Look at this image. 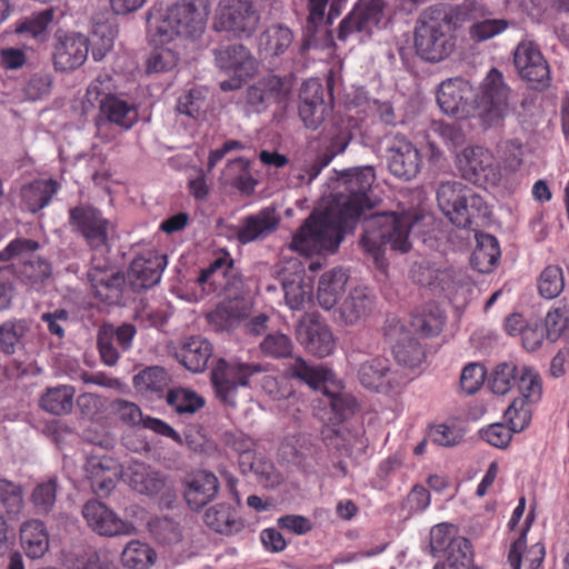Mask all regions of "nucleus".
Listing matches in <instances>:
<instances>
[{
  "instance_id": "47",
  "label": "nucleus",
  "mask_w": 569,
  "mask_h": 569,
  "mask_svg": "<svg viewBox=\"0 0 569 569\" xmlns=\"http://www.w3.org/2000/svg\"><path fill=\"white\" fill-rule=\"evenodd\" d=\"M120 559L128 569H149L156 562L157 553L148 543L131 540L122 550Z\"/></svg>"
},
{
  "instance_id": "8",
  "label": "nucleus",
  "mask_w": 569,
  "mask_h": 569,
  "mask_svg": "<svg viewBox=\"0 0 569 569\" xmlns=\"http://www.w3.org/2000/svg\"><path fill=\"white\" fill-rule=\"evenodd\" d=\"M286 372L292 378L306 382L313 389L323 391L326 405L330 406L340 418H346L353 412L357 405L356 399L343 392L330 391L327 387L332 378V372L323 366H310L301 357H296L287 365Z\"/></svg>"
},
{
  "instance_id": "28",
  "label": "nucleus",
  "mask_w": 569,
  "mask_h": 569,
  "mask_svg": "<svg viewBox=\"0 0 569 569\" xmlns=\"http://www.w3.org/2000/svg\"><path fill=\"white\" fill-rule=\"evenodd\" d=\"M386 0H369L358 6L348 17H346L339 27L338 38L346 40L347 37L355 31L370 32L377 27L382 17Z\"/></svg>"
},
{
  "instance_id": "51",
  "label": "nucleus",
  "mask_w": 569,
  "mask_h": 569,
  "mask_svg": "<svg viewBox=\"0 0 569 569\" xmlns=\"http://www.w3.org/2000/svg\"><path fill=\"white\" fill-rule=\"evenodd\" d=\"M147 61V70L149 73H160L173 70L179 61L180 46L174 44H157Z\"/></svg>"
},
{
  "instance_id": "12",
  "label": "nucleus",
  "mask_w": 569,
  "mask_h": 569,
  "mask_svg": "<svg viewBox=\"0 0 569 569\" xmlns=\"http://www.w3.org/2000/svg\"><path fill=\"white\" fill-rule=\"evenodd\" d=\"M513 64L519 76L532 89L543 90L551 83L550 68L540 48L529 38L522 39L513 50Z\"/></svg>"
},
{
  "instance_id": "34",
  "label": "nucleus",
  "mask_w": 569,
  "mask_h": 569,
  "mask_svg": "<svg viewBox=\"0 0 569 569\" xmlns=\"http://www.w3.org/2000/svg\"><path fill=\"white\" fill-rule=\"evenodd\" d=\"M301 345L312 355L323 358L331 355L336 348V341L331 330L323 323L310 321L302 323L297 330Z\"/></svg>"
},
{
  "instance_id": "15",
  "label": "nucleus",
  "mask_w": 569,
  "mask_h": 569,
  "mask_svg": "<svg viewBox=\"0 0 569 569\" xmlns=\"http://www.w3.org/2000/svg\"><path fill=\"white\" fill-rule=\"evenodd\" d=\"M214 56L220 69L234 74L233 78L220 82V88L223 91L239 89L242 81L257 70L254 58L241 44L221 47L214 51Z\"/></svg>"
},
{
  "instance_id": "30",
  "label": "nucleus",
  "mask_w": 569,
  "mask_h": 569,
  "mask_svg": "<svg viewBox=\"0 0 569 569\" xmlns=\"http://www.w3.org/2000/svg\"><path fill=\"white\" fill-rule=\"evenodd\" d=\"M282 289L288 307L300 310L311 293V286L305 281V268L296 260L283 268Z\"/></svg>"
},
{
  "instance_id": "54",
  "label": "nucleus",
  "mask_w": 569,
  "mask_h": 569,
  "mask_svg": "<svg viewBox=\"0 0 569 569\" xmlns=\"http://www.w3.org/2000/svg\"><path fill=\"white\" fill-rule=\"evenodd\" d=\"M516 385L518 386L520 398L527 402L535 403L542 396V382L539 373L531 367L521 366Z\"/></svg>"
},
{
  "instance_id": "18",
  "label": "nucleus",
  "mask_w": 569,
  "mask_h": 569,
  "mask_svg": "<svg viewBox=\"0 0 569 569\" xmlns=\"http://www.w3.org/2000/svg\"><path fill=\"white\" fill-rule=\"evenodd\" d=\"M69 222L92 248L106 247L111 223L91 206H78L69 210Z\"/></svg>"
},
{
  "instance_id": "21",
  "label": "nucleus",
  "mask_w": 569,
  "mask_h": 569,
  "mask_svg": "<svg viewBox=\"0 0 569 569\" xmlns=\"http://www.w3.org/2000/svg\"><path fill=\"white\" fill-rule=\"evenodd\" d=\"M84 472L92 491L98 496H108L123 479L124 468L112 457L91 456L87 459Z\"/></svg>"
},
{
  "instance_id": "46",
  "label": "nucleus",
  "mask_w": 569,
  "mask_h": 569,
  "mask_svg": "<svg viewBox=\"0 0 569 569\" xmlns=\"http://www.w3.org/2000/svg\"><path fill=\"white\" fill-rule=\"evenodd\" d=\"M292 31L282 24L269 27L259 39L260 51L267 57L282 54L292 43Z\"/></svg>"
},
{
  "instance_id": "20",
  "label": "nucleus",
  "mask_w": 569,
  "mask_h": 569,
  "mask_svg": "<svg viewBox=\"0 0 569 569\" xmlns=\"http://www.w3.org/2000/svg\"><path fill=\"white\" fill-rule=\"evenodd\" d=\"M82 516L88 526L100 536H129L136 532L133 523L122 520L98 500H89L82 508Z\"/></svg>"
},
{
  "instance_id": "49",
  "label": "nucleus",
  "mask_w": 569,
  "mask_h": 569,
  "mask_svg": "<svg viewBox=\"0 0 569 569\" xmlns=\"http://www.w3.org/2000/svg\"><path fill=\"white\" fill-rule=\"evenodd\" d=\"M232 266L233 261L229 257H218L207 268L200 271L197 281L201 286H208L209 290L223 288V280L232 269Z\"/></svg>"
},
{
  "instance_id": "16",
  "label": "nucleus",
  "mask_w": 569,
  "mask_h": 569,
  "mask_svg": "<svg viewBox=\"0 0 569 569\" xmlns=\"http://www.w3.org/2000/svg\"><path fill=\"white\" fill-rule=\"evenodd\" d=\"M358 379L365 388L382 393L395 391L409 380L401 370L391 368L389 360L381 357L363 361L358 369Z\"/></svg>"
},
{
  "instance_id": "52",
  "label": "nucleus",
  "mask_w": 569,
  "mask_h": 569,
  "mask_svg": "<svg viewBox=\"0 0 569 569\" xmlns=\"http://www.w3.org/2000/svg\"><path fill=\"white\" fill-rule=\"evenodd\" d=\"M520 367L513 362L497 365L489 376V387L493 393L503 396L516 386Z\"/></svg>"
},
{
  "instance_id": "2",
  "label": "nucleus",
  "mask_w": 569,
  "mask_h": 569,
  "mask_svg": "<svg viewBox=\"0 0 569 569\" xmlns=\"http://www.w3.org/2000/svg\"><path fill=\"white\" fill-rule=\"evenodd\" d=\"M479 16L481 8L475 2H466L455 8L436 6L425 10L415 28L417 53L430 62L446 59L455 49L453 28Z\"/></svg>"
},
{
  "instance_id": "62",
  "label": "nucleus",
  "mask_w": 569,
  "mask_h": 569,
  "mask_svg": "<svg viewBox=\"0 0 569 569\" xmlns=\"http://www.w3.org/2000/svg\"><path fill=\"white\" fill-rule=\"evenodd\" d=\"M224 440L229 447L240 455V466L252 470L254 440L242 432L226 433Z\"/></svg>"
},
{
  "instance_id": "5",
  "label": "nucleus",
  "mask_w": 569,
  "mask_h": 569,
  "mask_svg": "<svg viewBox=\"0 0 569 569\" xmlns=\"http://www.w3.org/2000/svg\"><path fill=\"white\" fill-rule=\"evenodd\" d=\"M439 208L458 227L470 226L476 217H486L489 212L483 198L458 181L441 182L437 189Z\"/></svg>"
},
{
  "instance_id": "22",
  "label": "nucleus",
  "mask_w": 569,
  "mask_h": 569,
  "mask_svg": "<svg viewBox=\"0 0 569 569\" xmlns=\"http://www.w3.org/2000/svg\"><path fill=\"white\" fill-rule=\"evenodd\" d=\"M476 94L471 84L461 79H447L441 82L437 93V102L440 109L452 116H467L472 109Z\"/></svg>"
},
{
  "instance_id": "11",
  "label": "nucleus",
  "mask_w": 569,
  "mask_h": 569,
  "mask_svg": "<svg viewBox=\"0 0 569 569\" xmlns=\"http://www.w3.org/2000/svg\"><path fill=\"white\" fill-rule=\"evenodd\" d=\"M383 143L389 172L403 181L415 179L422 168V157L417 147L402 134H388Z\"/></svg>"
},
{
  "instance_id": "60",
  "label": "nucleus",
  "mask_w": 569,
  "mask_h": 569,
  "mask_svg": "<svg viewBox=\"0 0 569 569\" xmlns=\"http://www.w3.org/2000/svg\"><path fill=\"white\" fill-rule=\"evenodd\" d=\"M445 323V316L438 307H432L428 311L413 316L411 326L412 328L426 336L438 335Z\"/></svg>"
},
{
  "instance_id": "27",
  "label": "nucleus",
  "mask_w": 569,
  "mask_h": 569,
  "mask_svg": "<svg viewBox=\"0 0 569 569\" xmlns=\"http://www.w3.org/2000/svg\"><path fill=\"white\" fill-rule=\"evenodd\" d=\"M167 263L164 254H160L154 250H148L131 262L129 269L130 281L140 289L151 288L159 283Z\"/></svg>"
},
{
  "instance_id": "3",
  "label": "nucleus",
  "mask_w": 569,
  "mask_h": 569,
  "mask_svg": "<svg viewBox=\"0 0 569 569\" xmlns=\"http://www.w3.org/2000/svg\"><path fill=\"white\" fill-rule=\"evenodd\" d=\"M421 220L417 211L377 212L363 221L360 246L379 269L387 266L386 248L407 253L412 247L411 230Z\"/></svg>"
},
{
  "instance_id": "59",
  "label": "nucleus",
  "mask_w": 569,
  "mask_h": 569,
  "mask_svg": "<svg viewBox=\"0 0 569 569\" xmlns=\"http://www.w3.org/2000/svg\"><path fill=\"white\" fill-rule=\"evenodd\" d=\"M259 346L263 355L274 359L289 358L293 349L291 339L280 331L268 333Z\"/></svg>"
},
{
  "instance_id": "4",
  "label": "nucleus",
  "mask_w": 569,
  "mask_h": 569,
  "mask_svg": "<svg viewBox=\"0 0 569 569\" xmlns=\"http://www.w3.org/2000/svg\"><path fill=\"white\" fill-rule=\"evenodd\" d=\"M209 0H181L166 9L152 27L156 44L183 46L202 36L209 14Z\"/></svg>"
},
{
  "instance_id": "26",
  "label": "nucleus",
  "mask_w": 569,
  "mask_h": 569,
  "mask_svg": "<svg viewBox=\"0 0 569 569\" xmlns=\"http://www.w3.org/2000/svg\"><path fill=\"white\" fill-rule=\"evenodd\" d=\"M386 336L393 343V355L400 365L416 368L422 362V347L400 321L391 320L386 328Z\"/></svg>"
},
{
  "instance_id": "1",
  "label": "nucleus",
  "mask_w": 569,
  "mask_h": 569,
  "mask_svg": "<svg viewBox=\"0 0 569 569\" xmlns=\"http://www.w3.org/2000/svg\"><path fill=\"white\" fill-rule=\"evenodd\" d=\"M376 180L372 166L341 171L333 200L325 211L313 212L293 234L288 250L305 257L335 252L362 211L372 206L371 187Z\"/></svg>"
},
{
  "instance_id": "42",
  "label": "nucleus",
  "mask_w": 569,
  "mask_h": 569,
  "mask_svg": "<svg viewBox=\"0 0 569 569\" xmlns=\"http://www.w3.org/2000/svg\"><path fill=\"white\" fill-rule=\"evenodd\" d=\"M204 522L212 530L222 535H232L242 528L236 511L227 503H217L210 507L204 513Z\"/></svg>"
},
{
  "instance_id": "24",
  "label": "nucleus",
  "mask_w": 569,
  "mask_h": 569,
  "mask_svg": "<svg viewBox=\"0 0 569 569\" xmlns=\"http://www.w3.org/2000/svg\"><path fill=\"white\" fill-rule=\"evenodd\" d=\"M88 280L93 295L101 301L109 305L120 301L124 277L107 262H93L92 268L88 271Z\"/></svg>"
},
{
  "instance_id": "10",
  "label": "nucleus",
  "mask_w": 569,
  "mask_h": 569,
  "mask_svg": "<svg viewBox=\"0 0 569 569\" xmlns=\"http://www.w3.org/2000/svg\"><path fill=\"white\" fill-rule=\"evenodd\" d=\"M260 13L253 0H220L214 28L237 37H250L258 28Z\"/></svg>"
},
{
  "instance_id": "38",
  "label": "nucleus",
  "mask_w": 569,
  "mask_h": 569,
  "mask_svg": "<svg viewBox=\"0 0 569 569\" xmlns=\"http://www.w3.org/2000/svg\"><path fill=\"white\" fill-rule=\"evenodd\" d=\"M20 538L28 557L41 558L49 549V536L44 525L39 520H30L22 525Z\"/></svg>"
},
{
  "instance_id": "40",
  "label": "nucleus",
  "mask_w": 569,
  "mask_h": 569,
  "mask_svg": "<svg viewBox=\"0 0 569 569\" xmlns=\"http://www.w3.org/2000/svg\"><path fill=\"white\" fill-rule=\"evenodd\" d=\"M59 184L52 180H36L21 189L22 203L32 213L43 209L58 191Z\"/></svg>"
},
{
  "instance_id": "7",
  "label": "nucleus",
  "mask_w": 569,
  "mask_h": 569,
  "mask_svg": "<svg viewBox=\"0 0 569 569\" xmlns=\"http://www.w3.org/2000/svg\"><path fill=\"white\" fill-rule=\"evenodd\" d=\"M266 369L260 363L244 362L238 358L220 359L211 371V381L217 398L228 407L234 408L240 387L249 386L252 376Z\"/></svg>"
},
{
  "instance_id": "19",
  "label": "nucleus",
  "mask_w": 569,
  "mask_h": 569,
  "mask_svg": "<svg viewBox=\"0 0 569 569\" xmlns=\"http://www.w3.org/2000/svg\"><path fill=\"white\" fill-rule=\"evenodd\" d=\"M89 39L78 32H59L53 47L56 70L67 72L81 67L88 58Z\"/></svg>"
},
{
  "instance_id": "6",
  "label": "nucleus",
  "mask_w": 569,
  "mask_h": 569,
  "mask_svg": "<svg viewBox=\"0 0 569 569\" xmlns=\"http://www.w3.org/2000/svg\"><path fill=\"white\" fill-rule=\"evenodd\" d=\"M429 547L432 556H446L433 569H471L472 551L468 539L458 535L457 528L447 522L433 526L429 535Z\"/></svg>"
},
{
  "instance_id": "41",
  "label": "nucleus",
  "mask_w": 569,
  "mask_h": 569,
  "mask_svg": "<svg viewBox=\"0 0 569 569\" xmlns=\"http://www.w3.org/2000/svg\"><path fill=\"white\" fill-rule=\"evenodd\" d=\"M249 160L244 158L230 160L221 176L223 183L237 188L244 194L252 193L258 182L252 177L249 170Z\"/></svg>"
},
{
  "instance_id": "53",
  "label": "nucleus",
  "mask_w": 569,
  "mask_h": 569,
  "mask_svg": "<svg viewBox=\"0 0 569 569\" xmlns=\"http://www.w3.org/2000/svg\"><path fill=\"white\" fill-rule=\"evenodd\" d=\"M346 2L347 0H307L308 22L317 26L327 18L332 23L340 16Z\"/></svg>"
},
{
  "instance_id": "50",
  "label": "nucleus",
  "mask_w": 569,
  "mask_h": 569,
  "mask_svg": "<svg viewBox=\"0 0 569 569\" xmlns=\"http://www.w3.org/2000/svg\"><path fill=\"white\" fill-rule=\"evenodd\" d=\"M545 331L550 341L569 342V305L560 303L547 313Z\"/></svg>"
},
{
  "instance_id": "48",
  "label": "nucleus",
  "mask_w": 569,
  "mask_h": 569,
  "mask_svg": "<svg viewBox=\"0 0 569 569\" xmlns=\"http://www.w3.org/2000/svg\"><path fill=\"white\" fill-rule=\"evenodd\" d=\"M475 3L481 8V16H479L477 19L470 20L472 24L470 27L469 33L472 40L477 42L489 40L500 34L509 27L508 20L486 18V11L483 7L477 2Z\"/></svg>"
},
{
  "instance_id": "9",
  "label": "nucleus",
  "mask_w": 569,
  "mask_h": 569,
  "mask_svg": "<svg viewBox=\"0 0 569 569\" xmlns=\"http://www.w3.org/2000/svg\"><path fill=\"white\" fill-rule=\"evenodd\" d=\"M38 242L30 239L12 240L2 251L1 261L14 260L19 278L29 286L38 289L52 274L51 264L43 258L36 256Z\"/></svg>"
},
{
  "instance_id": "14",
  "label": "nucleus",
  "mask_w": 569,
  "mask_h": 569,
  "mask_svg": "<svg viewBox=\"0 0 569 569\" xmlns=\"http://www.w3.org/2000/svg\"><path fill=\"white\" fill-rule=\"evenodd\" d=\"M510 89L502 73L492 68L483 79L481 92L476 99L478 114L488 123L501 119L508 110Z\"/></svg>"
},
{
  "instance_id": "33",
  "label": "nucleus",
  "mask_w": 569,
  "mask_h": 569,
  "mask_svg": "<svg viewBox=\"0 0 569 569\" xmlns=\"http://www.w3.org/2000/svg\"><path fill=\"white\" fill-rule=\"evenodd\" d=\"M373 298V293L368 287L352 288L338 309L339 320L347 326L359 323L371 312Z\"/></svg>"
},
{
  "instance_id": "44",
  "label": "nucleus",
  "mask_w": 569,
  "mask_h": 569,
  "mask_svg": "<svg viewBox=\"0 0 569 569\" xmlns=\"http://www.w3.org/2000/svg\"><path fill=\"white\" fill-rule=\"evenodd\" d=\"M247 315L244 305L239 300L221 302L208 315L209 323L216 330H230L236 327Z\"/></svg>"
},
{
  "instance_id": "23",
  "label": "nucleus",
  "mask_w": 569,
  "mask_h": 569,
  "mask_svg": "<svg viewBox=\"0 0 569 569\" xmlns=\"http://www.w3.org/2000/svg\"><path fill=\"white\" fill-rule=\"evenodd\" d=\"M139 119L138 109L134 103L127 101L120 96L109 94L100 99L97 128L101 134L103 128L111 123L122 130L131 129Z\"/></svg>"
},
{
  "instance_id": "39",
  "label": "nucleus",
  "mask_w": 569,
  "mask_h": 569,
  "mask_svg": "<svg viewBox=\"0 0 569 569\" xmlns=\"http://www.w3.org/2000/svg\"><path fill=\"white\" fill-rule=\"evenodd\" d=\"M477 246L471 254L472 267L481 273L492 270L500 258L498 240L488 233L476 236Z\"/></svg>"
},
{
  "instance_id": "31",
  "label": "nucleus",
  "mask_w": 569,
  "mask_h": 569,
  "mask_svg": "<svg viewBox=\"0 0 569 569\" xmlns=\"http://www.w3.org/2000/svg\"><path fill=\"white\" fill-rule=\"evenodd\" d=\"M322 96L323 90L318 81L310 80L303 83L299 116L307 128L317 129L325 120L327 106Z\"/></svg>"
},
{
  "instance_id": "29",
  "label": "nucleus",
  "mask_w": 569,
  "mask_h": 569,
  "mask_svg": "<svg viewBox=\"0 0 569 569\" xmlns=\"http://www.w3.org/2000/svg\"><path fill=\"white\" fill-rule=\"evenodd\" d=\"M218 478L209 471H198L184 479L183 496L192 510H200L217 496Z\"/></svg>"
},
{
  "instance_id": "25",
  "label": "nucleus",
  "mask_w": 569,
  "mask_h": 569,
  "mask_svg": "<svg viewBox=\"0 0 569 569\" xmlns=\"http://www.w3.org/2000/svg\"><path fill=\"white\" fill-rule=\"evenodd\" d=\"M290 91V81L269 76L247 89L244 101L250 111L261 112L269 103L284 100Z\"/></svg>"
},
{
  "instance_id": "36",
  "label": "nucleus",
  "mask_w": 569,
  "mask_h": 569,
  "mask_svg": "<svg viewBox=\"0 0 569 569\" xmlns=\"http://www.w3.org/2000/svg\"><path fill=\"white\" fill-rule=\"evenodd\" d=\"M211 356V343L199 336L187 338L178 353L180 362L192 372H202Z\"/></svg>"
},
{
  "instance_id": "32",
  "label": "nucleus",
  "mask_w": 569,
  "mask_h": 569,
  "mask_svg": "<svg viewBox=\"0 0 569 569\" xmlns=\"http://www.w3.org/2000/svg\"><path fill=\"white\" fill-rule=\"evenodd\" d=\"M280 223V218L272 208H264L256 214L243 219L237 231V238L241 243H250L267 238L274 232Z\"/></svg>"
},
{
  "instance_id": "63",
  "label": "nucleus",
  "mask_w": 569,
  "mask_h": 569,
  "mask_svg": "<svg viewBox=\"0 0 569 569\" xmlns=\"http://www.w3.org/2000/svg\"><path fill=\"white\" fill-rule=\"evenodd\" d=\"M530 402H527L523 398H517L506 409L505 418L509 423L512 432L522 431L531 420Z\"/></svg>"
},
{
  "instance_id": "45",
  "label": "nucleus",
  "mask_w": 569,
  "mask_h": 569,
  "mask_svg": "<svg viewBox=\"0 0 569 569\" xmlns=\"http://www.w3.org/2000/svg\"><path fill=\"white\" fill-rule=\"evenodd\" d=\"M76 390L72 386L62 385L48 388L40 398V407L54 416L69 413L73 408Z\"/></svg>"
},
{
  "instance_id": "64",
  "label": "nucleus",
  "mask_w": 569,
  "mask_h": 569,
  "mask_svg": "<svg viewBox=\"0 0 569 569\" xmlns=\"http://www.w3.org/2000/svg\"><path fill=\"white\" fill-rule=\"evenodd\" d=\"M206 97L200 89H192L178 100L177 110L190 118L198 119L207 109Z\"/></svg>"
},
{
  "instance_id": "58",
  "label": "nucleus",
  "mask_w": 569,
  "mask_h": 569,
  "mask_svg": "<svg viewBox=\"0 0 569 569\" xmlns=\"http://www.w3.org/2000/svg\"><path fill=\"white\" fill-rule=\"evenodd\" d=\"M167 401L180 415L194 413L204 405L203 398L194 391L183 388L169 391Z\"/></svg>"
},
{
  "instance_id": "56",
  "label": "nucleus",
  "mask_w": 569,
  "mask_h": 569,
  "mask_svg": "<svg viewBox=\"0 0 569 569\" xmlns=\"http://www.w3.org/2000/svg\"><path fill=\"white\" fill-rule=\"evenodd\" d=\"M23 489L20 483L0 478V505L9 516H17L23 508Z\"/></svg>"
},
{
  "instance_id": "35",
  "label": "nucleus",
  "mask_w": 569,
  "mask_h": 569,
  "mask_svg": "<svg viewBox=\"0 0 569 569\" xmlns=\"http://www.w3.org/2000/svg\"><path fill=\"white\" fill-rule=\"evenodd\" d=\"M123 480L137 492L152 496L164 487V477L152 467L132 461L124 468Z\"/></svg>"
},
{
  "instance_id": "17",
  "label": "nucleus",
  "mask_w": 569,
  "mask_h": 569,
  "mask_svg": "<svg viewBox=\"0 0 569 569\" xmlns=\"http://www.w3.org/2000/svg\"><path fill=\"white\" fill-rule=\"evenodd\" d=\"M412 280L421 287L432 291L456 295L459 289L468 284L467 277L460 271L441 268L430 261L415 262L410 270Z\"/></svg>"
},
{
  "instance_id": "43",
  "label": "nucleus",
  "mask_w": 569,
  "mask_h": 569,
  "mask_svg": "<svg viewBox=\"0 0 569 569\" xmlns=\"http://www.w3.org/2000/svg\"><path fill=\"white\" fill-rule=\"evenodd\" d=\"M31 331L30 321L26 319H10L0 325V348L8 355L21 348Z\"/></svg>"
},
{
  "instance_id": "13",
  "label": "nucleus",
  "mask_w": 569,
  "mask_h": 569,
  "mask_svg": "<svg viewBox=\"0 0 569 569\" xmlns=\"http://www.w3.org/2000/svg\"><path fill=\"white\" fill-rule=\"evenodd\" d=\"M457 166L461 176L481 187H493L501 174L492 153L482 147H469L457 156Z\"/></svg>"
},
{
  "instance_id": "57",
  "label": "nucleus",
  "mask_w": 569,
  "mask_h": 569,
  "mask_svg": "<svg viewBox=\"0 0 569 569\" xmlns=\"http://www.w3.org/2000/svg\"><path fill=\"white\" fill-rule=\"evenodd\" d=\"M565 288L562 269L550 264L546 267L538 280L539 293L546 299L558 297Z\"/></svg>"
},
{
  "instance_id": "37",
  "label": "nucleus",
  "mask_w": 569,
  "mask_h": 569,
  "mask_svg": "<svg viewBox=\"0 0 569 569\" xmlns=\"http://www.w3.org/2000/svg\"><path fill=\"white\" fill-rule=\"evenodd\" d=\"M348 279L347 272L340 268H335L321 276L317 297L323 309L330 310L337 305L340 296L345 292Z\"/></svg>"
},
{
  "instance_id": "55",
  "label": "nucleus",
  "mask_w": 569,
  "mask_h": 569,
  "mask_svg": "<svg viewBox=\"0 0 569 569\" xmlns=\"http://www.w3.org/2000/svg\"><path fill=\"white\" fill-rule=\"evenodd\" d=\"M169 377L161 367H149L133 378V385L139 392L161 391L167 387Z\"/></svg>"
},
{
  "instance_id": "61",
  "label": "nucleus",
  "mask_w": 569,
  "mask_h": 569,
  "mask_svg": "<svg viewBox=\"0 0 569 569\" xmlns=\"http://www.w3.org/2000/svg\"><path fill=\"white\" fill-rule=\"evenodd\" d=\"M58 483L56 478L38 483L31 495V500L40 513H48L57 500Z\"/></svg>"
}]
</instances>
